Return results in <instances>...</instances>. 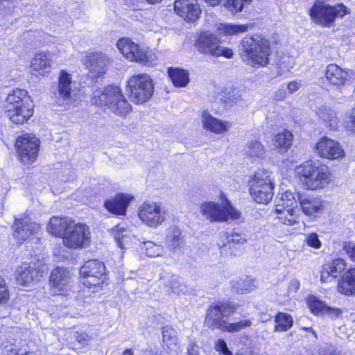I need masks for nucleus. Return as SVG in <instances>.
Masks as SVG:
<instances>
[{"instance_id": "nucleus-1", "label": "nucleus", "mask_w": 355, "mask_h": 355, "mask_svg": "<svg viewBox=\"0 0 355 355\" xmlns=\"http://www.w3.org/2000/svg\"><path fill=\"white\" fill-rule=\"evenodd\" d=\"M236 310V306L231 302L218 301L213 302L207 310L204 325L212 330L220 329L222 331L236 333L250 327V320H241L230 323L227 319Z\"/></svg>"}, {"instance_id": "nucleus-2", "label": "nucleus", "mask_w": 355, "mask_h": 355, "mask_svg": "<svg viewBox=\"0 0 355 355\" xmlns=\"http://www.w3.org/2000/svg\"><path fill=\"white\" fill-rule=\"evenodd\" d=\"M242 60L252 67H263L268 63L271 49L268 39L260 34L245 36L239 47Z\"/></svg>"}, {"instance_id": "nucleus-3", "label": "nucleus", "mask_w": 355, "mask_h": 355, "mask_svg": "<svg viewBox=\"0 0 355 355\" xmlns=\"http://www.w3.org/2000/svg\"><path fill=\"white\" fill-rule=\"evenodd\" d=\"M5 105V114L12 123L22 124L33 114V104L27 92L16 89L9 94Z\"/></svg>"}, {"instance_id": "nucleus-4", "label": "nucleus", "mask_w": 355, "mask_h": 355, "mask_svg": "<svg viewBox=\"0 0 355 355\" xmlns=\"http://www.w3.org/2000/svg\"><path fill=\"white\" fill-rule=\"evenodd\" d=\"M92 103L97 106L106 107L119 116H125L132 109L121 89L114 85H109L103 91L94 92Z\"/></svg>"}, {"instance_id": "nucleus-5", "label": "nucleus", "mask_w": 355, "mask_h": 355, "mask_svg": "<svg viewBox=\"0 0 355 355\" xmlns=\"http://www.w3.org/2000/svg\"><path fill=\"white\" fill-rule=\"evenodd\" d=\"M300 181L304 186L311 190L321 189L330 181V173L326 165L319 162L306 161L295 168Z\"/></svg>"}, {"instance_id": "nucleus-6", "label": "nucleus", "mask_w": 355, "mask_h": 355, "mask_svg": "<svg viewBox=\"0 0 355 355\" xmlns=\"http://www.w3.org/2000/svg\"><path fill=\"white\" fill-rule=\"evenodd\" d=\"M116 46L122 55L130 61L151 67L156 63V55L150 50L141 47L130 38H121L117 41Z\"/></svg>"}, {"instance_id": "nucleus-7", "label": "nucleus", "mask_w": 355, "mask_h": 355, "mask_svg": "<svg viewBox=\"0 0 355 355\" xmlns=\"http://www.w3.org/2000/svg\"><path fill=\"white\" fill-rule=\"evenodd\" d=\"M128 92L132 102L143 104L153 95V80L146 73L135 74L128 80Z\"/></svg>"}, {"instance_id": "nucleus-8", "label": "nucleus", "mask_w": 355, "mask_h": 355, "mask_svg": "<svg viewBox=\"0 0 355 355\" xmlns=\"http://www.w3.org/2000/svg\"><path fill=\"white\" fill-rule=\"evenodd\" d=\"M198 52L214 57L223 56L231 58L234 53L232 49L220 45V39L209 31L202 32L194 44Z\"/></svg>"}, {"instance_id": "nucleus-9", "label": "nucleus", "mask_w": 355, "mask_h": 355, "mask_svg": "<svg viewBox=\"0 0 355 355\" xmlns=\"http://www.w3.org/2000/svg\"><path fill=\"white\" fill-rule=\"evenodd\" d=\"M250 193L257 203L267 204L274 195V185L270 178V173L259 171L254 175L250 187Z\"/></svg>"}, {"instance_id": "nucleus-10", "label": "nucleus", "mask_w": 355, "mask_h": 355, "mask_svg": "<svg viewBox=\"0 0 355 355\" xmlns=\"http://www.w3.org/2000/svg\"><path fill=\"white\" fill-rule=\"evenodd\" d=\"M311 19L318 24L329 27L336 18L343 17L347 13V8L343 4L335 6L324 3H315L309 10Z\"/></svg>"}, {"instance_id": "nucleus-11", "label": "nucleus", "mask_w": 355, "mask_h": 355, "mask_svg": "<svg viewBox=\"0 0 355 355\" xmlns=\"http://www.w3.org/2000/svg\"><path fill=\"white\" fill-rule=\"evenodd\" d=\"M201 212L211 223H220L232 220L239 219L240 212L236 209L230 202L225 205H221L212 202H207L202 204Z\"/></svg>"}, {"instance_id": "nucleus-12", "label": "nucleus", "mask_w": 355, "mask_h": 355, "mask_svg": "<svg viewBox=\"0 0 355 355\" xmlns=\"http://www.w3.org/2000/svg\"><path fill=\"white\" fill-rule=\"evenodd\" d=\"M166 209L160 204L144 202L139 207L138 215L141 221L150 227H157L166 219Z\"/></svg>"}, {"instance_id": "nucleus-13", "label": "nucleus", "mask_w": 355, "mask_h": 355, "mask_svg": "<svg viewBox=\"0 0 355 355\" xmlns=\"http://www.w3.org/2000/svg\"><path fill=\"white\" fill-rule=\"evenodd\" d=\"M15 146L21 162L27 164L35 161L39 150L40 140L35 135H22L17 138Z\"/></svg>"}, {"instance_id": "nucleus-14", "label": "nucleus", "mask_w": 355, "mask_h": 355, "mask_svg": "<svg viewBox=\"0 0 355 355\" xmlns=\"http://www.w3.org/2000/svg\"><path fill=\"white\" fill-rule=\"evenodd\" d=\"M90 243L89 228L81 223L73 222L64 238V243L70 248H85Z\"/></svg>"}, {"instance_id": "nucleus-15", "label": "nucleus", "mask_w": 355, "mask_h": 355, "mask_svg": "<svg viewBox=\"0 0 355 355\" xmlns=\"http://www.w3.org/2000/svg\"><path fill=\"white\" fill-rule=\"evenodd\" d=\"M80 274L84 279L83 284L85 286H99L103 282L105 267L102 262L89 260L80 268Z\"/></svg>"}, {"instance_id": "nucleus-16", "label": "nucleus", "mask_w": 355, "mask_h": 355, "mask_svg": "<svg viewBox=\"0 0 355 355\" xmlns=\"http://www.w3.org/2000/svg\"><path fill=\"white\" fill-rule=\"evenodd\" d=\"M15 276L17 284L28 286L39 281L43 276V271L35 263H23L17 268Z\"/></svg>"}, {"instance_id": "nucleus-17", "label": "nucleus", "mask_w": 355, "mask_h": 355, "mask_svg": "<svg viewBox=\"0 0 355 355\" xmlns=\"http://www.w3.org/2000/svg\"><path fill=\"white\" fill-rule=\"evenodd\" d=\"M174 10L187 22H195L202 12L198 0H175Z\"/></svg>"}, {"instance_id": "nucleus-18", "label": "nucleus", "mask_w": 355, "mask_h": 355, "mask_svg": "<svg viewBox=\"0 0 355 355\" xmlns=\"http://www.w3.org/2000/svg\"><path fill=\"white\" fill-rule=\"evenodd\" d=\"M315 150L320 157L330 159H340L345 156L340 144L327 137H322L315 144Z\"/></svg>"}, {"instance_id": "nucleus-19", "label": "nucleus", "mask_w": 355, "mask_h": 355, "mask_svg": "<svg viewBox=\"0 0 355 355\" xmlns=\"http://www.w3.org/2000/svg\"><path fill=\"white\" fill-rule=\"evenodd\" d=\"M12 229L14 237L21 244L36 232L39 229V225L32 222L31 218L26 216L21 218H15Z\"/></svg>"}, {"instance_id": "nucleus-20", "label": "nucleus", "mask_w": 355, "mask_h": 355, "mask_svg": "<svg viewBox=\"0 0 355 355\" xmlns=\"http://www.w3.org/2000/svg\"><path fill=\"white\" fill-rule=\"evenodd\" d=\"M297 200L303 213L307 216L316 217L324 210V201L319 197L297 193Z\"/></svg>"}, {"instance_id": "nucleus-21", "label": "nucleus", "mask_w": 355, "mask_h": 355, "mask_svg": "<svg viewBox=\"0 0 355 355\" xmlns=\"http://www.w3.org/2000/svg\"><path fill=\"white\" fill-rule=\"evenodd\" d=\"M159 286H163L166 292L171 291L173 293L180 295L188 291L187 285L176 275L166 273L162 275L159 281Z\"/></svg>"}, {"instance_id": "nucleus-22", "label": "nucleus", "mask_w": 355, "mask_h": 355, "mask_svg": "<svg viewBox=\"0 0 355 355\" xmlns=\"http://www.w3.org/2000/svg\"><path fill=\"white\" fill-rule=\"evenodd\" d=\"M131 198L123 193L116 195L114 198L106 200L105 207L116 215H125Z\"/></svg>"}, {"instance_id": "nucleus-23", "label": "nucleus", "mask_w": 355, "mask_h": 355, "mask_svg": "<svg viewBox=\"0 0 355 355\" xmlns=\"http://www.w3.org/2000/svg\"><path fill=\"white\" fill-rule=\"evenodd\" d=\"M69 272L63 267L53 269L50 276V283L58 292L67 290L69 282Z\"/></svg>"}, {"instance_id": "nucleus-24", "label": "nucleus", "mask_w": 355, "mask_h": 355, "mask_svg": "<svg viewBox=\"0 0 355 355\" xmlns=\"http://www.w3.org/2000/svg\"><path fill=\"white\" fill-rule=\"evenodd\" d=\"M73 222L68 218L53 216L51 218L47 228L49 232L53 235L64 239Z\"/></svg>"}, {"instance_id": "nucleus-25", "label": "nucleus", "mask_w": 355, "mask_h": 355, "mask_svg": "<svg viewBox=\"0 0 355 355\" xmlns=\"http://www.w3.org/2000/svg\"><path fill=\"white\" fill-rule=\"evenodd\" d=\"M202 123L204 128L214 133H222L228 130L230 126L229 122L220 121L211 116L207 111H203Z\"/></svg>"}, {"instance_id": "nucleus-26", "label": "nucleus", "mask_w": 355, "mask_h": 355, "mask_svg": "<svg viewBox=\"0 0 355 355\" xmlns=\"http://www.w3.org/2000/svg\"><path fill=\"white\" fill-rule=\"evenodd\" d=\"M325 77L329 84L338 87L345 83L347 72L335 64H330L326 67Z\"/></svg>"}, {"instance_id": "nucleus-27", "label": "nucleus", "mask_w": 355, "mask_h": 355, "mask_svg": "<svg viewBox=\"0 0 355 355\" xmlns=\"http://www.w3.org/2000/svg\"><path fill=\"white\" fill-rule=\"evenodd\" d=\"M71 75L62 70L58 77L57 90L54 92L55 96L62 100L69 98L71 92Z\"/></svg>"}, {"instance_id": "nucleus-28", "label": "nucleus", "mask_w": 355, "mask_h": 355, "mask_svg": "<svg viewBox=\"0 0 355 355\" xmlns=\"http://www.w3.org/2000/svg\"><path fill=\"white\" fill-rule=\"evenodd\" d=\"M338 291L345 295H355V268L347 270L338 285Z\"/></svg>"}, {"instance_id": "nucleus-29", "label": "nucleus", "mask_w": 355, "mask_h": 355, "mask_svg": "<svg viewBox=\"0 0 355 355\" xmlns=\"http://www.w3.org/2000/svg\"><path fill=\"white\" fill-rule=\"evenodd\" d=\"M108 60L102 53H95L90 55L87 66L96 76H102L105 73V68Z\"/></svg>"}, {"instance_id": "nucleus-30", "label": "nucleus", "mask_w": 355, "mask_h": 355, "mask_svg": "<svg viewBox=\"0 0 355 355\" xmlns=\"http://www.w3.org/2000/svg\"><path fill=\"white\" fill-rule=\"evenodd\" d=\"M51 62V61L46 53H39L33 58L31 62V68L40 75H43L50 71Z\"/></svg>"}, {"instance_id": "nucleus-31", "label": "nucleus", "mask_w": 355, "mask_h": 355, "mask_svg": "<svg viewBox=\"0 0 355 355\" xmlns=\"http://www.w3.org/2000/svg\"><path fill=\"white\" fill-rule=\"evenodd\" d=\"M309 307L315 314H327L334 318H338L341 313L340 309L331 308L322 302L315 299L309 302Z\"/></svg>"}, {"instance_id": "nucleus-32", "label": "nucleus", "mask_w": 355, "mask_h": 355, "mask_svg": "<svg viewBox=\"0 0 355 355\" xmlns=\"http://www.w3.org/2000/svg\"><path fill=\"white\" fill-rule=\"evenodd\" d=\"M297 193L295 194L291 191H286L278 194L276 198V208H297Z\"/></svg>"}, {"instance_id": "nucleus-33", "label": "nucleus", "mask_w": 355, "mask_h": 355, "mask_svg": "<svg viewBox=\"0 0 355 355\" xmlns=\"http://www.w3.org/2000/svg\"><path fill=\"white\" fill-rule=\"evenodd\" d=\"M243 152L252 159H262L265 155L263 146L257 140L248 141L243 148Z\"/></svg>"}, {"instance_id": "nucleus-34", "label": "nucleus", "mask_w": 355, "mask_h": 355, "mask_svg": "<svg viewBox=\"0 0 355 355\" xmlns=\"http://www.w3.org/2000/svg\"><path fill=\"white\" fill-rule=\"evenodd\" d=\"M168 73L175 87H184L189 83V73L185 70L178 68H168Z\"/></svg>"}, {"instance_id": "nucleus-35", "label": "nucleus", "mask_w": 355, "mask_h": 355, "mask_svg": "<svg viewBox=\"0 0 355 355\" xmlns=\"http://www.w3.org/2000/svg\"><path fill=\"white\" fill-rule=\"evenodd\" d=\"M252 24H220L218 30L224 35H233L247 32L252 28Z\"/></svg>"}, {"instance_id": "nucleus-36", "label": "nucleus", "mask_w": 355, "mask_h": 355, "mask_svg": "<svg viewBox=\"0 0 355 355\" xmlns=\"http://www.w3.org/2000/svg\"><path fill=\"white\" fill-rule=\"evenodd\" d=\"M162 341L170 350H175L178 345L177 331L169 326L162 328Z\"/></svg>"}, {"instance_id": "nucleus-37", "label": "nucleus", "mask_w": 355, "mask_h": 355, "mask_svg": "<svg viewBox=\"0 0 355 355\" xmlns=\"http://www.w3.org/2000/svg\"><path fill=\"white\" fill-rule=\"evenodd\" d=\"M275 211L279 214L278 218L283 224L293 225L297 223L296 208H275Z\"/></svg>"}, {"instance_id": "nucleus-38", "label": "nucleus", "mask_w": 355, "mask_h": 355, "mask_svg": "<svg viewBox=\"0 0 355 355\" xmlns=\"http://www.w3.org/2000/svg\"><path fill=\"white\" fill-rule=\"evenodd\" d=\"M275 331H286L293 324V318L286 313H278L275 318Z\"/></svg>"}, {"instance_id": "nucleus-39", "label": "nucleus", "mask_w": 355, "mask_h": 355, "mask_svg": "<svg viewBox=\"0 0 355 355\" xmlns=\"http://www.w3.org/2000/svg\"><path fill=\"white\" fill-rule=\"evenodd\" d=\"M292 142L293 134L288 130H284L275 136L274 146L282 151H286L291 146Z\"/></svg>"}, {"instance_id": "nucleus-40", "label": "nucleus", "mask_w": 355, "mask_h": 355, "mask_svg": "<svg viewBox=\"0 0 355 355\" xmlns=\"http://www.w3.org/2000/svg\"><path fill=\"white\" fill-rule=\"evenodd\" d=\"M71 343L74 347L81 348L85 345H87L90 342L92 337L85 331H72L69 338Z\"/></svg>"}, {"instance_id": "nucleus-41", "label": "nucleus", "mask_w": 355, "mask_h": 355, "mask_svg": "<svg viewBox=\"0 0 355 355\" xmlns=\"http://www.w3.org/2000/svg\"><path fill=\"white\" fill-rule=\"evenodd\" d=\"M320 118L331 128H334L337 125L338 119L336 112L330 108H324L320 110Z\"/></svg>"}, {"instance_id": "nucleus-42", "label": "nucleus", "mask_w": 355, "mask_h": 355, "mask_svg": "<svg viewBox=\"0 0 355 355\" xmlns=\"http://www.w3.org/2000/svg\"><path fill=\"white\" fill-rule=\"evenodd\" d=\"M327 268L331 277L336 278L345 270L346 263L344 259L338 258L329 263Z\"/></svg>"}, {"instance_id": "nucleus-43", "label": "nucleus", "mask_w": 355, "mask_h": 355, "mask_svg": "<svg viewBox=\"0 0 355 355\" xmlns=\"http://www.w3.org/2000/svg\"><path fill=\"white\" fill-rule=\"evenodd\" d=\"M142 248L146 250V255L150 257H159L163 251V248L161 245H156L151 241L144 243Z\"/></svg>"}, {"instance_id": "nucleus-44", "label": "nucleus", "mask_w": 355, "mask_h": 355, "mask_svg": "<svg viewBox=\"0 0 355 355\" xmlns=\"http://www.w3.org/2000/svg\"><path fill=\"white\" fill-rule=\"evenodd\" d=\"M247 243V238L245 234H241L236 232H232L227 234L224 243H229V246L231 244H239L245 245Z\"/></svg>"}, {"instance_id": "nucleus-45", "label": "nucleus", "mask_w": 355, "mask_h": 355, "mask_svg": "<svg viewBox=\"0 0 355 355\" xmlns=\"http://www.w3.org/2000/svg\"><path fill=\"white\" fill-rule=\"evenodd\" d=\"M115 228L113 233L114 239L118 246L123 248L124 241L128 238L129 232L128 230L121 227L120 225H116Z\"/></svg>"}, {"instance_id": "nucleus-46", "label": "nucleus", "mask_w": 355, "mask_h": 355, "mask_svg": "<svg viewBox=\"0 0 355 355\" xmlns=\"http://www.w3.org/2000/svg\"><path fill=\"white\" fill-rule=\"evenodd\" d=\"M252 0H227L224 6L232 12H238L243 10L245 4H249Z\"/></svg>"}, {"instance_id": "nucleus-47", "label": "nucleus", "mask_w": 355, "mask_h": 355, "mask_svg": "<svg viewBox=\"0 0 355 355\" xmlns=\"http://www.w3.org/2000/svg\"><path fill=\"white\" fill-rule=\"evenodd\" d=\"M244 246L245 245H239V244H231V245L229 246V243H224L220 247V250L222 252H229L230 255L237 256L241 254Z\"/></svg>"}, {"instance_id": "nucleus-48", "label": "nucleus", "mask_w": 355, "mask_h": 355, "mask_svg": "<svg viewBox=\"0 0 355 355\" xmlns=\"http://www.w3.org/2000/svg\"><path fill=\"white\" fill-rule=\"evenodd\" d=\"M9 298L8 286L5 279L0 276V303H5Z\"/></svg>"}, {"instance_id": "nucleus-49", "label": "nucleus", "mask_w": 355, "mask_h": 355, "mask_svg": "<svg viewBox=\"0 0 355 355\" xmlns=\"http://www.w3.org/2000/svg\"><path fill=\"white\" fill-rule=\"evenodd\" d=\"M180 230L176 227H173L171 230V234L168 236V239L172 243L173 248H176L179 245V241L180 240Z\"/></svg>"}, {"instance_id": "nucleus-50", "label": "nucleus", "mask_w": 355, "mask_h": 355, "mask_svg": "<svg viewBox=\"0 0 355 355\" xmlns=\"http://www.w3.org/2000/svg\"><path fill=\"white\" fill-rule=\"evenodd\" d=\"M215 349L223 355H232V353L229 350L227 343L223 339H219L215 345Z\"/></svg>"}, {"instance_id": "nucleus-51", "label": "nucleus", "mask_w": 355, "mask_h": 355, "mask_svg": "<svg viewBox=\"0 0 355 355\" xmlns=\"http://www.w3.org/2000/svg\"><path fill=\"white\" fill-rule=\"evenodd\" d=\"M306 242L309 246L318 249L321 246V242L316 233L310 234L306 239Z\"/></svg>"}, {"instance_id": "nucleus-52", "label": "nucleus", "mask_w": 355, "mask_h": 355, "mask_svg": "<svg viewBox=\"0 0 355 355\" xmlns=\"http://www.w3.org/2000/svg\"><path fill=\"white\" fill-rule=\"evenodd\" d=\"M343 250L352 261H355V243L345 242L343 244Z\"/></svg>"}, {"instance_id": "nucleus-53", "label": "nucleus", "mask_w": 355, "mask_h": 355, "mask_svg": "<svg viewBox=\"0 0 355 355\" xmlns=\"http://www.w3.org/2000/svg\"><path fill=\"white\" fill-rule=\"evenodd\" d=\"M241 98V95L238 92H229L223 98L224 103H236Z\"/></svg>"}, {"instance_id": "nucleus-54", "label": "nucleus", "mask_w": 355, "mask_h": 355, "mask_svg": "<svg viewBox=\"0 0 355 355\" xmlns=\"http://www.w3.org/2000/svg\"><path fill=\"white\" fill-rule=\"evenodd\" d=\"M347 128L355 133V107L352 111L350 121L347 125Z\"/></svg>"}, {"instance_id": "nucleus-55", "label": "nucleus", "mask_w": 355, "mask_h": 355, "mask_svg": "<svg viewBox=\"0 0 355 355\" xmlns=\"http://www.w3.org/2000/svg\"><path fill=\"white\" fill-rule=\"evenodd\" d=\"M287 88L289 92L292 94L298 89L299 83H297L296 81H291L288 84Z\"/></svg>"}, {"instance_id": "nucleus-56", "label": "nucleus", "mask_w": 355, "mask_h": 355, "mask_svg": "<svg viewBox=\"0 0 355 355\" xmlns=\"http://www.w3.org/2000/svg\"><path fill=\"white\" fill-rule=\"evenodd\" d=\"M330 276H331V274H330V272H329V268H324L321 272L320 280L322 282H327V279H328V278H329Z\"/></svg>"}, {"instance_id": "nucleus-57", "label": "nucleus", "mask_w": 355, "mask_h": 355, "mask_svg": "<svg viewBox=\"0 0 355 355\" xmlns=\"http://www.w3.org/2000/svg\"><path fill=\"white\" fill-rule=\"evenodd\" d=\"M187 355H198V347L196 344H191L187 350Z\"/></svg>"}, {"instance_id": "nucleus-58", "label": "nucleus", "mask_w": 355, "mask_h": 355, "mask_svg": "<svg viewBox=\"0 0 355 355\" xmlns=\"http://www.w3.org/2000/svg\"><path fill=\"white\" fill-rule=\"evenodd\" d=\"M4 349L6 351V354L5 355H23L22 354L19 353V350L17 348L10 347L8 349V346L6 345Z\"/></svg>"}, {"instance_id": "nucleus-59", "label": "nucleus", "mask_w": 355, "mask_h": 355, "mask_svg": "<svg viewBox=\"0 0 355 355\" xmlns=\"http://www.w3.org/2000/svg\"><path fill=\"white\" fill-rule=\"evenodd\" d=\"M277 99L283 100L286 97V92L284 89H279L275 93Z\"/></svg>"}, {"instance_id": "nucleus-60", "label": "nucleus", "mask_w": 355, "mask_h": 355, "mask_svg": "<svg viewBox=\"0 0 355 355\" xmlns=\"http://www.w3.org/2000/svg\"><path fill=\"white\" fill-rule=\"evenodd\" d=\"M252 289L253 288H252V286H249V285L248 284L247 287H245V286H244L243 287H239L237 291L238 292H241L243 293L247 292V291L250 292Z\"/></svg>"}, {"instance_id": "nucleus-61", "label": "nucleus", "mask_w": 355, "mask_h": 355, "mask_svg": "<svg viewBox=\"0 0 355 355\" xmlns=\"http://www.w3.org/2000/svg\"><path fill=\"white\" fill-rule=\"evenodd\" d=\"M205 2L211 6H216L219 4L220 0H204Z\"/></svg>"}, {"instance_id": "nucleus-62", "label": "nucleus", "mask_w": 355, "mask_h": 355, "mask_svg": "<svg viewBox=\"0 0 355 355\" xmlns=\"http://www.w3.org/2000/svg\"><path fill=\"white\" fill-rule=\"evenodd\" d=\"M140 1L141 0H125L127 5L132 6H138V4Z\"/></svg>"}, {"instance_id": "nucleus-63", "label": "nucleus", "mask_w": 355, "mask_h": 355, "mask_svg": "<svg viewBox=\"0 0 355 355\" xmlns=\"http://www.w3.org/2000/svg\"><path fill=\"white\" fill-rule=\"evenodd\" d=\"M304 330L306 331H311L313 335L316 338L317 337V335H316V333L315 332L314 330L312 329V328H310V327H304L303 328Z\"/></svg>"}, {"instance_id": "nucleus-64", "label": "nucleus", "mask_w": 355, "mask_h": 355, "mask_svg": "<svg viewBox=\"0 0 355 355\" xmlns=\"http://www.w3.org/2000/svg\"><path fill=\"white\" fill-rule=\"evenodd\" d=\"M123 355H133L131 349H128L123 352Z\"/></svg>"}]
</instances>
